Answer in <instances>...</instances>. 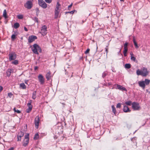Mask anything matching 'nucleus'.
<instances>
[{
    "mask_svg": "<svg viewBox=\"0 0 150 150\" xmlns=\"http://www.w3.org/2000/svg\"><path fill=\"white\" fill-rule=\"evenodd\" d=\"M136 74L138 76L141 75L145 77L149 74V71H147L146 68L144 67L142 70L138 69L136 71Z\"/></svg>",
    "mask_w": 150,
    "mask_h": 150,
    "instance_id": "nucleus-1",
    "label": "nucleus"
},
{
    "mask_svg": "<svg viewBox=\"0 0 150 150\" xmlns=\"http://www.w3.org/2000/svg\"><path fill=\"white\" fill-rule=\"evenodd\" d=\"M32 50L34 53L37 54H39L38 51L40 53L42 52V49L41 47L37 44H35L33 45Z\"/></svg>",
    "mask_w": 150,
    "mask_h": 150,
    "instance_id": "nucleus-2",
    "label": "nucleus"
},
{
    "mask_svg": "<svg viewBox=\"0 0 150 150\" xmlns=\"http://www.w3.org/2000/svg\"><path fill=\"white\" fill-rule=\"evenodd\" d=\"M29 134H26L25 136V138L23 141V146H26L29 142Z\"/></svg>",
    "mask_w": 150,
    "mask_h": 150,
    "instance_id": "nucleus-3",
    "label": "nucleus"
},
{
    "mask_svg": "<svg viewBox=\"0 0 150 150\" xmlns=\"http://www.w3.org/2000/svg\"><path fill=\"white\" fill-rule=\"evenodd\" d=\"M132 108L134 110H138L140 109V107L138 103L136 102H134L132 104Z\"/></svg>",
    "mask_w": 150,
    "mask_h": 150,
    "instance_id": "nucleus-4",
    "label": "nucleus"
},
{
    "mask_svg": "<svg viewBox=\"0 0 150 150\" xmlns=\"http://www.w3.org/2000/svg\"><path fill=\"white\" fill-rule=\"evenodd\" d=\"M33 3L31 1H28L24 4V7L28 9H30L33 6Z\"/></svg>",
    "mask_w": 150,
    "mask_h": 150,
    "instance_id": "nucleus-5",
    "label": "nucleus"
},
{
    "mask_svg": "<svg viewBox=\"0 0 150 150\" xmlns=\"http://www.w3.org/2000/svg\"><path fill=\"white\" fill-rule=\"evenodd\" d=\"M9 59L10 61L15 59L16 58L17 55L15 52H11L8 54Z\"/></svg>",
    "mask_w": 150,
    "mask_h": 150,
    "instance_id": "nucleus-6",
    "label": "nucleus"
},
{
    "mask_svg": "<svg viewBox=\"0 0 150 150\" xmlns=\"http://www.w3.org/2000/svg\"><path fill=\"white\" fill-rule=\"evenodd\" d=\"M38 3L40 6L44 8H45L47 7V4L43 0H38Z\"/></svg>",
    "mask_w": 150,
    "mask_h": 150,
    "instance_id": "nucleus-7",
    "label": "nucleus"
},
{
    "mask_svg": "<svg viewBox=\"0 0 150 150\" xmlns=\"http://www.w3.org/2000/svg\"><path fill=\"white\" fill-rule=\"evenodd\" d=\"M38 79L41 85H43L45 83V79L43 76L41 74H40L38 76Z\"/></svg>",
    "mask_w": 150,
    "mask_h": 150,
    "instance_id": "nucleus-8",
    "label": "nucleus"
},
{
    "mask_svg": "<svg viewBox=\"0 0 150 150\" xmlns=\"http://www.w3.org/2000/svg\"><path fill=\"white\" fill-rule=\"evenodd\" d=\"M39 123V116H37L36 117L35 119V127L36 129H38V128Z\"/></svg>",
    "mask_w": 150,
    "mask_h": 150,
    "instance_id": "nucleus-9",
    "label": "nucleus"
},
{
    "mask_svg": "<svg viewBox=\"0 0 150 150\" xmlns=\"http://www.w3.org/2000/svg\"><path fill=\"white\" fill-rule=\"evenodd\" d=\"M37 39V37L35 35H31L30 36L28 39V42L29 43H31L34 41L35 40Z\"/></svg>",
    "mask_w": 150,
    "mask_h": 150,
    "instance_id": "nucleus-10",
    "label": "nucleus"
},
{
    "mask_svg": "<svg viewBox=\"0 0 150 150\" xmlns=\"http://www.w3.org/2000/svg\"><path fill=\"white\" fill-rule=\"evenodd\" d=\"M47 26L46 25H43L41 29V32L42 33V34L43 35H45L47 33Z\"/></svg>",
    "mask_w": 150,
    "mask_h": 150,
    "instance_id": "nucleus-11",
    "label": "nucleus"
},
{
    "mask_svg": "<svg viewBox=\"0 0 150 150\" xmlns=\"http://www.w3.org/2000/svg\"><path fill=\"white\" fill-rule=\"evenodd\" d=\"M115 85L116 86V89H118L122 91H127V89L125 88L121 85L117 84H116Z\"/></svg>",
    "mask_w": 150,
    "mask_h": 150,
    "instance_id": "nucleus-12",
    "label": "nucleus"
},
{
    "mask_svg": "<svg viewBox=\"0 0 150 150\" xmlns=\"http://www.w3.org/2000/svg\"><path fill=\"white\" fill-rule=\"evenodd\" d=\"M138 83L139 86L144 89L145 88V84L144 81H139Z\"/></svg>",
    "mask_w": 150,
    "mask_h": 150,
    "instance_id": "nucleus-13",
    "label": "nucleus"
},
{
    "mask_svg": "<svg viewBox=\"0 0 150 150\" xmlns=\"http://www.w3.org/2000/svg\"><path fill=\"white\" fill-rule=\"evenodd\" d=\"M51 73L50 71H49L46 74V78L47 81L50 80L51 79V77H52V76L51 75Z\"/></svg>",
    "mask_w": 150,
    "mask_h": 150,
    "instance_id": "nucleus-14",
    "label": "nucleus"
},
{
    "mask_svg": "<svg viewBox=\"0 0 150 150\" xmlns=\"http://www.w3.org/2000/svg\"><path fill=\"white\" fill-rule=\"evenodd\" d=\"M25 127L26 128L25 130L24 131V132H23L22 131H21L18 133V136H20L21 137H23L24 134V132H25L26 131L27 129V125H26Z\"/></svg>",
    "mask_w": 150,
    "mask_h": 150,
    "instance_id": "nucleus-15",
    "label": "nucleus"
},
{
    "mask_svg": "<svg viewBox=\"0 0 150 150\" xmlns=\"http://www.w3.org/2000/svg\"><path fill=\"white\" fill-rule=\"evenodd\" d=\"M123 110L124 112H130L131 111V110L129 109L128 107L126 105L124 106Z\"/></svg>",
    "mask_w": 150,
    "mask_h": 150,
    "instance_id": "nucleus-16",
    "label": "nucleus"
},
{
    "mask_svg": "<svg viewBox=\"0 0 150 150\" xmlns=\"http://www.w3.org/2000/svg\"><path fill=\"white\" fill-rule=\"evenodd\" d=\"M28 108H27L26 110V112L27 113L30 112L32 110V105H27Z\"/></svg>",
    "mask_w": 150,
    "mask_h": 150,
    "instance_id": "nucleus-17",
    "label": "nucleus"
},
{
    "mask_svg": "<svg viewBox=\"0 0 150 150\" xmlns=\"http://www.w3.org/2000/svg\"><path fill=\"white\" fill-rule=\"evenodd\" d=\"M130 54L131 55L130 59L132 61H133L134 62H137L136 58L134 56V54L132 53H130Z\"/></svg>",
    "mask_w": 150,
    "mask_h": 150,
    "instance_id": "nucleus-18",
    "label": "nucleus"
},
{
    "mask_svg": "<svg viewBox=\"0 0 150 150\" xmlns=\"http://www.w3.org/2000/svg\"><path fill=\"white\" fill-rule=\"evenodd\" d=\"M133 42L134 45L135 46V48H139V47L138 45V44L135 40L134 37H133Z\"/></svg>",
    "mask_w": 150,
    "mask_h": 150,
    "instance_id": "nucleus-19",
    "label": "nucleus"
},
{
    "mask_svg": "<svg viewBox=\"0 0 150 150\" xmlns=\"http://www.w3.org/2000/svg\"><path fill=\"white\" fill-rule=\"evenodd\" d=\"M20 87L23 89H25L26 88V86L24 83H21L20 84Z\"/></svg>",
    "mask_w": 150,
    "mask_h": 150,
    "instance_id": "nucleus-20",
    "label": "nucleus"
},
{
    "mask_svg": "<svg viewBox=\"0 0 150 150\" xmlns=\"http://www.w3.org/2000/svg\"><path fill=\"white\" fill-rule=\"evenodd\" d=\"M3 16L5 18H7L8 17L7 15V13L6 9H4L3 13Z\"/></svg>",
    "mask_w": 150,
    "mask_h": 150,
    "instance_id": "nucleus-21",
    "label": "nucleus"
},
{
    "mask_svg": "<svg viewBox=\"0 0 150 150\" xmlns=\"http://www.w3.org/2000/svg\"><path fill=\"white\" fill-rule=\"evenodd\" d=\"M20 25L18 23H16L13 25V27L15 29H17L19 27Z\"/></svg>",
    "mask_w": 150,
    "mask_h": 150,
    "instance_id": "nucleus-22",
    "label": "nucleus"
},
{
    "mask_svg": "<svg viewBox=\"0 0 150 150\" xmlns=\"http://www.w3.org/2000/svg\"><path fill=\"white\" fill-rule=\"evenodd\" d=\"M36 91H34L33 94L32 96V98L33 99H35L36 98Z\"/></svg>",
    "mask_w": 150,
    "mask_h": 150,
    "instance_id": "nucleus-23",
    "label": "nucleus"
},
{
    "mask_svg": "<svg viewBox=\"0 0 150 150\" xmlns=\"http://www.w3.org/2000/svg\"><path fill=\"white\" fill-rule=\"evenodd\" d=\"M59 12V11H58L55 10L54 18H57L58 16Z\"/></svg>",
    "mask_w": 150,
    "mask_h": 150,
    "instance_id": "nucleus-24",
    "label": "nucleus"
},
{
    "mask_svg": "<svg viewBox=\"0 0 150 150\" xmlns=\"http://www.w3.org/2000/svg\"><path fill=\"white\" fill-rule=\"evenodd\" d=\"M12 71V69L8 70L6 72V74L7 76L9 77Z\"/></svg>",
    "mask_w": 150,
    "mask_h": 150,
    "instance_id": "nucleus-25",
    "label": "nucleus"
},
{
    "mask_svg": "<svg viewBox=\"0 0 150 150\" xmlns=\"http://www.w3.org/2000/svg\"><path fill=\"white\" fill-rule=\"evenodd\" d=\"M108 74V72L107 71H105L102 74V77L103 78H104Z\"/></svg>",
    "mask_w": 150,
    "mask_h": 150,
    "instance_id": "nucleus-26",
    "label": "nucleus"
},
{
    "mask_svg": "<svg viewBox=\"0 0 150 150\" xmlns=\"http://www.w3.org/2000/svg\"><path fill=\"white\" fill-rule=\"evenodd\" d=\"M124 50L123 51V54L124 56H127V53L128 50V48H125L124 49Z\"/></svg>",
    "mask_w": 150,
    "mask_h": 150,
    "instance_id": "nucleus-27",
    "label": "nucleus"
},
{
    "mask_svg": "<svg viewBox=\"0 0 150 150\" xmlns=\"http://www.w3.org/2000/svg\"><path fill=\"white\" fill-rule=\"evenodd\" d=\"M11 63L14 65H16L18 64V62L17 60L15 59L14 61L12 62Z\"/></svg>",
    "mask_w": 150,
    "mask_h": 150,
    "instance_id": "nucleus-28",
    "label": "nucleus"
},
{
    "mask_svg": "<svg viewBox=\"0 0 150 150\" xmlns=\"http://www.w3.org/2000/svg\"><path fill=\"white\" fill-rule=\"evenodd\" d=\"M131 67V64H126L125 65V67L126 69H129Z\"/></svg>",
    "mask_w": 150,
    "mask_h": 150,
    "instance_id": "nucleus-29",
    "label": "nucleus"
},
{
    "mask_svg": "<svg viewBox=\"0 0 150 150\" xmlns=\"http://www.w3.org/2000/svg\"><path fill=\"white\" fill-rule=\"evenodd\" d=\"M112 112L114 113L115 115H116V109L114 105H112Z\"/></svg>",
    "mask_w": 150,
    "mask_h": 150,
    "instance_id": "nucleus-30",
    "label": "nucleus"
},
{
    "mask_svg": "<svg viewBox=\"0 0 150 150\" xmlns=\"http://www.w3.org/2000/svg\"><path fill=\"white\" fill-rule=\"evenodd\" d=\"M144 81L145 82V84H146V85H147L149 83L150 80L147 79H145Z\"/></svg>",
    "mask_w": 150,
    "mask_h": 150,
    "instance_id": "nucleus-31",
    "label": "nucleus"
},
{
    "mask_svg": "<svg viewBox=\"0 0 150 150\" xmlns=\"http://www.w3.org/2000/svg\"><path fill=\"white\" fill-rule=\"evenodd\" d=\"M125 103L127 105H130L131 104H132L131 101H126Z\"/></svg>",
    "mask_w": 150,
    "mask_h": 150,
    "instance_id": "nucleus-32",
    "label": "nucleus"
},
{
    "mask_svg": "<svg viewBox=\"0 0 150 150\" xmlns=\"http://www.w3.org/2000/svg\"><path fill=\"white\" fill-rule=\"evenodd\" d=\"M13 110L15 112H16L18 113H20L21 112V111L16 109V108H14L13 109Z\"/></svg>",
    "mask_w": 150,
    "mask_h": 150,
    "instance_id": "nucleus-33",
    "label": "nucleus"
},
{
    "mask_svg": "<svg viewBox=\"0 0 150 150\" xmlns=\"http://www.w3.org/2000/svg\"><path fill=\"white\" fill-rule=\"evenodd\" d=\"M35 22H36L37 23L39 22L38 18L36 17H34L33 18H32Z\"/></svg>",
    "mask_w": 150,
    "mask_h": 150,
    "instance_id": "nucleus-34",
    "label": "nucleus"
},
{
    "mask_svg": "<svg viewBox=\"0 0 150 150\" xmlns=\"http://www.w3.org/2000/svg\"><path fill=\"white\" fill-rule=\"evenodd\" d=\"M39 136L38 134V133H36L35 134L34 139L35 140L39 138Z\"/></svg>",
    "mask_w": 150,
    "mask_h": 150,
    "instance_id": "nucleus-35",
    "label": "nucleus"
},
{
    "mask_svg": "<svg viewBox=\"0 0 150 150\" xmlns=\"http://www.w3.org/2000/svg\"><path fill=\"white\" fill-rule=\"evenodd\" d=\"M17 18L19 19H22L23 18V16L22 15H18L17 16Z\"/></svg>",
    "mask_w": 150,
    "mask_h": 150,
    "instance_id": "nucleus-36",
    "label": "nucleus"
},
{
    "mask_svg": "<svg viewBox=\"0 0 150 150\" xmlns=\"http://www.w3.org/2000/svg\"><path fill=\"white\" fill-rule=\"evenodd\" d=\"M75 11H76V10H74L73 11H71L67 12L65 13V14H66L67 13H71V14H73L74 13V12Z\"/></svg>",
    "mask_w": 150,
    "mask_h": 150,
    "instance_id": "nucleus-37",
    "label": "nucleus"
},
{
    "mask_svg": "<svg viewBox=\"0 0 150 150\" xmlns=\"http://www.w3.org/2000/svg\"><path fill=\"white\" fill-rule=\"evenodd\" d=\"M16 35L15 34H13L11 36V38L12 40H14L16 38Z\"/></svg>",
    "mask_w": 150,
    "mask_h": 150,
    "instance_id": "nucleus-38",
    "label": "nucleus"
},
{
    "mask_svg": "<svg viewBox=\"0 0 150 150\" xmlns=\"http://www.w3.org/2000/svg\"><path fill=\"white\" fill-rule=\"evenodd\" d=\"M128 43L127 42H126L124 44V49L125 48H127V46H128Z\"/></svg>",
    "mask_w": 150,
    "mask_h": 150,
    "instance_id": "nucleus-39",
    "label": "nucleus"
},
{
    "mask_svg": "<svg viewBox=\"0 0 150 150\" xmlns=\"http://www.w3.org/2000/svg\"><path fill=\"white\" fill-rule=\"evenodd\" d=\"M121 106V104L120 103H119L117 104L116 106L117 108H120Z\"/></svg>",
    "mask_w": 150,
    "mask_h": 150,
    "instance_id": "nucleus-40",
    "label": "nucleus"
},
{
    "mask_svg": "<svg viewBox=\"0 0 150 150\" xmlns=\"http://www.w3.org/2000/svg\"><path fill=\"white\" fill-rule=\"evenodd\" d=\"M73 4L72 3H71V4L70 5L68 6V10H70V8L72 7V6L73 5Z\"/></svg>",
    "mask_w": 150,
    "mask_h": 150,
    "instance_id": "nucleus-41",
    "label": "nucleus"
},
{
    "mask_svg": "<svg viewBox=\"0 0 150 150\" xmlns=\"http://www.w3.org/2000/svg\"><path fill=\"white\" fill-rule=\"evenodd\" d=\"M90 49H89V48H88L87 49V50H86V51L85 52V54H87L89 52V51H90Z\"/></svg>",
    "mask_w": 150,
    "mask_h": 150,
    "instance_id": "nucleus-42",
    "label": "nucleus"
},
{
    "mask_svg": "<svg viewBox=\"0 0 150 150\" xmlns=\"http://www.w3.org/2000/svg\"><path fill=\"white\" fill-rule=\"evenodd\" d=\"M13 95V94L11 93H8V96L10 98H11Z\"/></svg>",
    "mask_w": 150,
    "mask_h": 150,
    "instance_id": "nucleus-43",
    "label": "nucleus"
},
{
    "mask_svg": "<svg viewBox=\"0 0 150 150\" xmlns=\"http://www.w3.org/2000/svg\"><path fill=\"white\" fill-rule=\"evenodd\" d=\"M105 51H106V54L107 55V53L108 52V46H107L105 48Z\"/></svg>",
    "mask_w": 150,
    "mask_h": 150,
    "instance_id": "nucleus-44",
    "label": "nucleus"
},
{
    "mask_svg": "<svg viewBox=\"0 0 150 150\" xmlns=\"http://www.w3.org/2000/svg\"><path fill=\"white\" fill-rule=\"evenodd\" d=\"M45 1L47 3H50L52 2V0H45Z\"/></svg>",
    "mask_w": 150,
    "mask_h": 150,
    "instance_id": "nucleus-45",
    "label": "nucleus"
},
{
    "mask_svg": "<svg viewBox=\"0 0 150 150\" xmlns=\"http://www.w3.org/2000/svg\"><path fill=\"white\" fill-rule=\"evenodd\" d=\"M29 102L28 103L27 105H32L31 103L32 102V100H30L29 101Z\"/></svg>",
    "mask_w": 150,
    "mask_h": 150,
    "instance_id": "nucleus-46",
    "label": "nucleus"
},
{
    "mask_svg": "<svg viewBox=\"0 0 150 150\" xmlns=\"http://www.w3.org/2000/svg\"><path fill=\"white\" fill-rule=\"evenodd\" d=\"M22 137L17 136L18 141H21V138Z\"/></svg>",
    "mask_w": 150,
    "mask_h": 150,
    "instance_id": "nucleus-47",
    "label": "nucleus"
},
{
    "mask_svg": "<svg viewBox=\"0 0 150 150\" xmlns=\"http://www.w3.org/2000/svg\"><path fill=\"white\" fill-rule=\"evenodd\" d=\"M35 11H36V13H39V10L38 8H36Z\"/></svg>",
    "mask_w": 150,
    "mask_h": 150,
    "instance_id": "nucleus-48",
    "label": "nucleus"
},
{
    "mask_svg": "<svg viewBox=\"0 0 150 150\" xmlns=\"http://www.w3.org/2000/svg\"><path fill=\"white\" fill-rule=\"evenodd\" d=\"M59 8V6H56V8L55 9V10L58 11Z\"/></svg>",
    "mask_w": 150,
    "mask_h": 150,
    "instance_id": "nucleus-49",
    "label": "nucleus"
},
{
    "mask_svg": "<svg viewBox=\"0 0 150 150\" xmlns=\"http://www.w3.org/2000/svg\"><path fill=\"white\" fill-rule=\"evenodd\" d=\"M3 89V88L2 86H0V92H1Z\"/></svg>",
    "mask_w": 150,
    "mask_h": 150,
    "instance_id": "nucleus-50",
    "label": "nucleus"
},
{
    "mask_svg": "<svg viewBox=\"0 0 150 150\" xmlns=\"http://www.w3.org/2000/svg\"><path fill=\"white\" fill-rule=\"evenodd\" d=\"M24 30L25 31H28L27 28L25 27H24Z\"/></svg>",
    "mask_w": 150,
    "mask_h": 150,
    "instance_id": "nucleus-51",
    "label": "nucleus"
},
{
    "mask_svg": "<svg viewBox=\"0 0 150 150\" xmlns=\"http://www.w3.org/2000/svg\"><path fill=\"white\" fill-rule=\"evenodd\" d=\"M38 68V67L37 66H35L34 67V70H36Z\"/></svg>",
    "mask_w": 150,
    "mask_h": 150,
    "instance_id": "nucleus-52",
    "label": "nucleus"
},
{
    "mask_svg": "<svg viewBox=\"0 0 150 150\" xmlns=\"http://www.w3.org/2000/svg\"><path fill=\"white\" fill-rule=\"evenodd\" d=\"M14 148L13 147H11L8 150H13Z\"/></svg>",
    "mask_w": 150,
    "mask_h": 150,
    "instance_id": "nucleus-53",
    "label": "nucleus"
},
{
    "mask_svg": "<svg viewBox=\"0 0 150 150\" xmlns=\"http://www.w3.org/2000/svg\"><path fill=\"white\" fill-rule=\"evenodd\" d=\"M28 80H25V83L27 84H28Z\"/></svg>",
    "mask_w": 150,
    "mask_h": 150,
    "instance_id": "nucleus-54",
    "label": "nucleus"
},
{
    "mask_svg": "<svg viewBox=\"0 0 150 150\" xmlns=\"http://www.w3.org/2000/svg\"><path fill=\"white\" fill-rule=\"evenodd\" d=\"M60 5L59 4V3L58 2H57L56 6H59Z\"/></svg>",
    "mask_w": 150,
    "mask_h": 150,
    "instance_id": "nucleus-55",
    "label": "nucleus"
},
{
    "mask_svg": "<svg viewBox=\"0 0 150 150\" xmlns=\"http://www.w3.org/2000/svg\"><path fill=\"white\" fill-rule=\"evenodd\" d=\"M121 52V50H120L118 52V54L119 55Z\"/></svg>",
    "mask_w": 150,
    "mask_h": 150,
    "instance_id": "nucleus-56",
    "label": "nucleus"
},
{
    "mask_svg": "<svg viewBox=\"0 0 150 150\" xmlns=\"http://www.w3.org/2000/svg\"><path fill=\"white\" fill-rule=\"evenodd\" d=\"M39 13H36V15L37 16H38Z\"/></svg>",
    "mask_w": 150,
    "mask_h": 150,
    "instance_id": "nucleus-57",
    "label": "nucleus"
},
{
    "mask_svg": "<svg viewBox=\"0 0 150 150\" xmlns=\"http://www.w3.org/2000/svg\"><path fill=\"white\" fill-rule=\"evenodd\" d=\"M108 84L109 85H111V83H108Z\"/></svg>",
    "mask_w": 150,
    "mask_h": 150,
    "instance_id": "nucleus-58",
    "label": "nucleus"
},
{
    "mask_svg": "<svg viewBox=\"0 0 150 150\" xmlns=\"http://www.w3.org/2000/svg\"><path fill=\"white\" fill-rule=\"evenodd\" d=\"M71 73H72V75H71V77H72L73 76V72H72Z\"/></svg>",
    "mask_w": 150,
    "mask_h": 150,
    "instance_id": "nucleus-59",
    "label": "nucleus"
},
{
    "mask_svg": "<svg viewBox=\"0 0 150 150\" xmlns=\"http://www.w3.org/2000/svg\"><path fill=\"white\" fill-rule=\"evenodd\" d=\"M121 1H123V0H120Z\"/></svg>",
    "mask_w": 150,
    "mask_h": 150,
    "instance_id": "nucleus-60",
    "label": "nucleus"
},
{
    "mask_svg": "<svg viewBox=\"0 0 150 150\" xmlns=\"http://www.w3.org/2000/svg\"><path fill=\"white\" fill-rule=\"evenodd\" d=\"M121 55L122 56V54H121Z\"/></svg>",
    "mask_w": 150,
    "mask_h": 150,
    "instance_id": "nucleus-61",
    "label": "nucleus"
},
{
    "mask_svg": "<svg viewBox=\"0 0 150 150\" xmlns=\"http://www.w3.org/2000/svg\"><path fill=\"white\" fill-rule=\"evenodd\" d=\"M32 1H33V0H32Z\"/></svg>",
    "mask_w": 150,
    "mask_h": 150,
    "instance_id": "nucleus-62",
    "label": "nucleus"
}]
</instances>
